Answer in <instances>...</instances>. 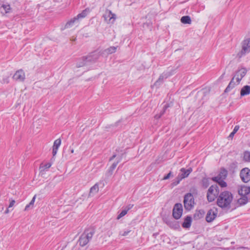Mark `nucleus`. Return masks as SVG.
Wrapping results in <instances>:
<instances>
[{"label": "nucleus", "mask_w": 250, "mask_h": 250, "mask_svg": "<svg viewBox=\"0 0 250 250\" xmlns=\"http://www.w3.org/2000/svg\"><path fill=\"white\" fill-rule=\"evenodd\" d=\"M101 56L100 52L95 51L88 54L87 56H83L77 59L76 67H81L88 65L89 63L96 62Z\"/></svg>", "instance_id": "2"}, {"label": "nucleus", "mask_w": 250, "mask_h": 250, "mask_svg": "<svg viewBox=\"0 0 250 250\" xmlns=\"http://www.w3.org/2000/svg\"><path fill=\"white\" fill-rule=\"evenodd\" d=\"M181 181H178V176L176 177L175 181L173 182V184L174 186L178 185Z\"/></svg>", "instance_id": "39"}, {"label": "nucleus", "mask_w": 250, "mask_h": 250, "mask_svg": "<svg viewBox=\"0 0 250 250\" xmlns=\"http://www.w3.org/2000/svg\"><path fill=\"white\" fill-rule=\"evenodd\" d=\"M35 198H36V196H34L33 197V198H32V199L31 200V201H30V203L29 204L30 205H31V206H32V207H33V206L34 204Z\"/></svg>", "instance_id": "38"}, {"label": "nucleus", "mask_w": 250, "mask_h": 250, "mask_svg": "<svg viewBox=\"0 0 250 250\" xmlns=\"http://www.w3.org/2000/svg\"><path fill=\"white\" fill-rule=\"evenodd\" d=\"M78 21H79V20L78 19V18L76 17L73 18V19H71L70 20H69V21H68L66 22V23L65 25V28H70L74 25V24L75 23L78 22Z\"/></svg>", "instance_id": "19"}, {"label": "nucleus", "mask_w": 250, "mask_h": 250, "mask_svg": "<svg viewBox=\"0 0 250 250\" xmlns=\"http://www.w3.org/2000/svg\"><path fill=\"white\" fill-rule=\"evenodd\" d=\"M61 144V140L60 139H58L54 141L52 150V154L53 156H55L56 155L58 149L60 147Z\"/></svg>", "instance_id": "13"}, {"label": "nucleus", "mask_w": 250, "mask_h": 250, "mask_svg": "<svg viewBox=\"0 0 250 250\" xmlns=\"http://www.w3.org/2000/svg\"><path fill=\"white\" fill-rule=\"evenodd\" d=\"M212 179L213 181L217 183L222 188L226 187L227 186L226 182L224 181V179H220L219 177H213Z\"/></svg>", "instance_id": "18"}, {"label": "nucleus", "mask_w": 250, "mask_h": 250, "mask_svg": "<svg viewBox=\"0 0 250 250\" xmlns=\"http://www.w3.org/2000/svg\"><path fill=\"white\" fill-rule=\"evenodd\" d=\"M31 207V205H30L29 204L28 205H27L26 206H25V208H24V210H28L29 208H30Z\"/></svg>", "instance_id": "43"}, {"label": "nucleus", "mask_w": 250, "mask_h": 250, "mask_svg": "<svg viewBox=\"0 0 250 250\" xmlns=\"http://www.w3.org/2000/svg\"><path fill=\"white\" fill-rule=\"evenodd\" d=\"M219 187L217 185L210 186L207 192V197L208 202H211L219 196Z\"/></svg>", "instance_id": "4"}, {"label": "nucleus", "mask_w": 250, "mask_h": 250, "mask_svg": "<svg viewBox=\"0 0 250 250\" xmlns=\"http://www.w3.org/2000/svg\"><path fill=\"white\" fill-rule=\"evenodd\" d=\"M180 171V172L178 175V181H181L183 179L188 177L189 174L192 172V169L191 167H189L188 169L182 168Z\"/></svg>", "instance_id": "10"}, {"label": "nucleus", "mask_w": 250, "mask_h": 250, "mask_svg": "<svg viewBox=\"0 0 250 250\" xmlns=\"http://www.w3.org/2000/svg\"><path fill=\"white\" fill-rule=\"evenodd\" d=\"M130 230H128L124 231L123 233L120 232L119 233V235H121V236H126L127 235H128V234L130 232Z\"/></svg>", "instance_id": "32"}, {"label": "nucleus", "mask_w": 250, "mask_h": 250, "mask_svg": "<svg viewBox=\"0 0 250 250\" xmlns=\"http://www.w3.org/2000/svg\"><path fill=\"white\" fill-rule=\"evenodd\" d=\"M90 12L89 8H87L83 10L81 13L79 14L76 17L78 20L85 18Z\"/></svg>", "instance_id": "20"}, {"label": "nucleus", "mask_w": 250, "mask_h": 250, "mask_svg": "<svg viewBox=\"0 0 250 250\" xmlns=\"http://www.w3.org/2000/svg\"><path fill=\"white\" fill-rule=\"evenodd\" d=\"M171 175V172H169L166 176L163 178V180H167L169 178Z\"/></svg>", "instance_id": "37"}, {"label": "nucleus", "mask_w": 250, "mask_h": 250, "mask_svg": "<svg viewBox=\"0 0 250 250\" xmlns=\"http://www.w3.org/2000/svg\"><path fill=\"white\" fill-rule=\"evenodd\" d=\"M51 166V164L50 163H47L44 165L45 168H49Z\"/></svg>", "instance_id": "42"}, {"label": "nucleus", "mask_w": 250, "mask_h": 250, "mask_svg": "<svg viewBox=\"0 0 250 250\" xmlns=\"http://www.w3.org/2000/svg\"><path fill=\"white\" fill-rule=\"evenodd\" d=\"M247 70L244 68H242L237 71L236 76L243 78L245 76Z\"/></svg>", "instance_id": "27"}, {"label": "nucleus", "mask_w": 250, "mask_h": 250, "mask_svg": "<svg viewBox=\"0 0 250 250\" xmlns=\"http://www.w3.org/2000/svg\"><path fill=\"white\" fill-rule=\"evenodd\" d=\"M235 134V133H234L233 132H232L229 135V138H232L234 136V135Z\"/></svg>", "instance_id": "45"}, {"label": "nucleus", "mask_w": 250, "mask_h": 250, "mask_svg": "<svg viewBox=\"0 0 250 250\" xmlns=\"http://www.w3.org/2000/svg\"><path fill=\"white\" fill-rule=\"evenodd\" d=\"M234 77H233L230 82H229V85L227 87V88L225 90V92H229L233 88H234L235 86V83L234 82Z\"/></svg>", "instance_id": "24"}, {"label": "nucleus", "mask_w": 250, "mask_h": 250, "mask_svg": "<svg viewBox=\"0 0 250 250\" xmlns=\"http://www.w3.org/2000/svg\"><path fill=\"white\" fill-rule=\"evenodd\" d=\"M240 176L243 182H248L250 181V169L248 167L243 168L240 171Z\"/></svg>", "instance_id": "8"}, {"label": "nucleus", "mask_w": 250, "mask_h": 250, "mask_svg": "<svg viewBox=\"0 0 250 250\" xmlns=\"http://www.w3.org/2000/svg\"><path fill=\"white\" fill-rule=\"evenodd\" d=\"M243 78H241V77L240 76H237V78H236V81H237V83L239 84L240 82V81H241L242 79Z\"/></svg>", "instance_id": "41"}, {"label": "nucleus", "mask_w": 250, "mask_h": 250, "mask_svg": "<svg viewBox=\"0 0 250 250\" xmlns=\"http://www.w3.org/2000/svg\"><path fill=\"white\" fill-rule=\"evenodd\" d=\"M248 202V199L246 196H241V197L238 200V203L240 205H245Z\"/></svg>", "instance_id": "26"}, {"label": "nucleus", "mask_w": 250, "mask_h": 250, "mask_svg": "<svg viewBox=\"0 0 250 250\" xmlns=\"http://www.w3.org/2000/svg\"><path fill=\"white\" fill-rule=\"evenodd\" d=\"M227 174L228 171L223 169L221 170L220 173L215 177H219L220 179H225L226 178Z\"/></svg>", "instance_id": "28"}, {"label": "nucleus", "mask_w": 250, "mask_h": 250, "mask_svg": "<svg viewBox=\"0 0 250 250\" xmlns=\"http://www.w3.org/2000/svg\"><path fill=\"white\" fill-rule=\"evenodd\" d=\"M241 196H246L250 193V187L246 186H241L238 190Z\"/></svg>", "instance_id": "12"}, {"label": "nucleus", "mask_w": 250, "mask_h": 250, "mask_svg": "<svg viewBox=\"0 0 250 250\" xmlns=\"http://www.w3.org/2000/svg\"><path fill=\"white\" fill-rule=\"evenodd\" d=\"M250 85H245L244 86L240 91V96L241 97H243L246 95L250 94Z\"/></svg>", "instance_id": "16"}, {"label": "nucleus", "mask_w": 250, "mask_h": 250, "mask_svg": "<svg viewBox=\"0 0 250 250\" xmlns=\"http://www.w3.org/2000/svg\"><path fill=\"white\" fill-rule=\"evenodd\" d=\"M167 105H165L164 107L163 111L161 113L160 115H159L158 117H157V115H156V117H157L158 118H160L162 116V115L164 113V112H165V110L167 109Z\"/></svg>", "instance_id": "33"}, {"label": "nucleus", "mask_w": 250, "mask_h": 250, "mask_svg": "<svg viewBox=\"0 0 250 250\" xmlns=\"http://www.w3.org/2000/svg\"><path fill=\"white\" fill-rule=\"evenodd\" d=\"M25 78V73L22 69L17 71L13 77L14 80L20 82L23 81Z\"/></svg>", "instance_id": "11"}, {"label": "nucleus", "mask_w": 250, "mask_h": 250, "mask_svg": "<svg viewBox=\"0 0 250 250\" xmlns=\"http://www.w3.org/2000/svg\"><path fill=\"white\" fill-rule=\"evenodd\" d=\"M116 157V154H115L113 155L112 156L111 158H110L109 161H111L113 160Z\"/></svg>", "instance_id": "44"}, {"label": "nucleus", "mask_w": 250, "mask_h": 250, "mask_svg": "<svg viewBox=\"0 0 250 250\" xmlns=\"http://www.w3.org/2000/svg\"><path fill=\"white\" fill-rule=\"evenodd\" d=\"M170 75V74L167 73L162 74L160 76L159 79L156 81L154 85L156 86H159L163 83L164 80L167 78Z\"/></svg>", "instance_id": "14"}, {"label": "nucleus", "mask_w": 250, "mask_h": 250, "mask_svg": "<svg viewBox=\"0 0 250 250\" xmlns=\"http://www.w3.org/2000/svg\"><path fill=\"white\" fill-rule=\"evenodd\" d=\"M250 52V38L244 40L242 42V50L240 52L241 57L242 55Z\"/></svg>", "instance_id": "7"}, {"label": "nucleus", "mask_w": 250, "mask_h": 250, "mask_svg": "<svg viewBox=\"0 0 250 250\" xmlns=\"http://www.w3.org/2000/svg\"><path fill=\"white\" fill-rule=\"evenodd\" d=\"M99 191V186L97 184H95L92 186L90 190L89 196H93L94 194L97 193Z\"/></svg>", "instance_id": "23"}, {"label": "nucleus", "mask_w": 250, "mask_h": 250, "mask_svg": "<svg viewBox=\"0 0 250 250\" xmlns=\"http://www.w3.org/2000/svg\"><path fill=\"white\" fill-rule=\"evenodd\" d=\"M0 12L2 14H5L11 12L10 5L8 4H2L0 7Z\"/></svg>", "instance_id": "15"}, {"label": "nucleus", "mask_w": 250, "mask_h": 250, "mask_svg": "<svg viewBox=\"0 0 250 250\" xmlns=\"http://www.w3.org/2000/svg\"><path fill=\"white\" fill-rule=\"evenodd\" d=\"M183 213V207L181 203H176L173 208L172 215L175 219H179Z\"/></svg>", "instance_id": "6"}, {"label": "nucleus", "mask_w": 250, "mask_h": 250, "mask_svg": "<svg viewBox=\"0 0 250 250\" xmlns=\"http://www.w3.org/2000/svg\"><path fill=\"white\" fill-rule=\"evenodd\" d=\"M94 233L95 231L92 228L85 229L79 238V245L82 247L85 246L92 239Z\"/></svg>", "instance_id": "3"}, {"label": "nucleus", "mask_w": 250, "mask_h": 250, "mask_svg": "<svg viewBox=\"0 0 250 250\" xmlns=\"http://www.w3.org/2000/svg\"><path fill=\"white\" fill-rule=\"evenodd\" d=\"M194 199L193 195L188 193L185 195L184 198V205L186 210H190L195 205Z\"/></svg>", "instance_id": "5"}, {"label": "nucleus", "mask_w": 250, "mask_h": 250, "mask_svg": "<svg viewBox=\"0 0 250 250\" xmlns=\"http://www.w3.org/2000/svg\"><path fill=\"white\" fill-rule=\"evenodd\" d=\"M104 17L105 20H107V18H109L108 23H113L116 19L115 14H113L110 11L108 12L107 17H106V16Z\"/></svg>", "instance_id": "22"}, {"label": "nucleus", "mask_w": 250, "mask_h": 250, "mask_svg": "<svg viewBox=\"0 0 250 250\" xmlns=\"http://www.w3.org/2000/svg\"><path fill=\"white\" fill-rule=\"evenodd\" d=\"M233 200L232 193L229 191L221 192L217 199V205L222 208L229 209Z\"/></svg>", "instance_id": "1"}, {"label": "nucleus", "mask_w": 250, "mask_h": 250, "mask_svg": "<svg viewBox=\"0 0 250 250\" xmlns=\"http://www.w3.org/2000/svg\"><path fill=\"white\" fill-rule=\"evenodd\" d=\"M166 223L169 225L170 227H173L172 226V222L169 219H166Z\"/></svg>", "instance_id": "34"}, {"label": "nucleus", "mask_w": 250, "mask_h": 250, "mask_svg": "<svg viewBox=\"0 0 250 250\" xmlns=\"http://www.w3.org/2000/svg\"><path fill=\"white\" fill-rule=\"evenodd\" d=\"M121 160V158H120L117 162H114L112 164V165H111V166L110 167L109 169H108L107 172L106 173V174L108 176H110L112 174L113 170L116 168L118 164L120 162Z\"/></svg>", "instance_id": "21"}, {"label": "nucleus", "mask_w": 250, "mask_h": 250, "mask_svg": "<svg viewBox=\"0 0 250 250\" xmlns=\"http://www.w3.org/2000/svg\"><path fill=\"white\" fill-rule=\"evenodd\" d=\"M71 152L73 153L74 152V149L72 148L71 149Z\"/></svg>", "instance_id": "47"}, {"label": "nucleus", "mask_w": 250, "mask_h": 250, "mask_svg": "<svg viewBox=\"0 0 250 250\" xmlns=\"http://www.w3.org/2000/svg\"><path fill=\"white\" fill-rule=\"evenodd\" d=\"M217 210L215 208L210 209L206 215V220L208 222H212L217 216Z\"/></svg>", "instance_id": "9"}, {"label": "nucleus", "mask_w": 250, "mask_h": 250, "mask_svg": "<svg viewBox=\"0 0 250 250\" xmlns=\"http://www.w3.org/2000/svg\"><path fill=\"white\" fill-rule=\"evenodd\" d=\"M239 126L238 125H236L234 127V129L232 132L236 133V132L239 130Z\"/></svg>", "instance_id": "40"}, {"label": "nucleus", "mask_w": 250, "mask_h": 250, "mask_svg": "<svg viewBox=\"0 0 250 250\" xmlns=\"http://www.w3.org/2000/svg\"><path fill=\"white\" fill-rule=\"evenodd\" d=\"M15 203V201L14 200H11L9 205L8 206V208H10L12 207Z\"/></svg>", "instance_id": "36"}, {"label": "nucleus", "mask_w": 250, "mask_h": 250, "mask_svg": "<svg viewBox=\"0 0 250 250\" xmlns=\"http://www.w3.org/2000/svg\"><path fill=\"white\" fill-rule=\"evenodd\" d=\"M243 159L246 162H250V152L249 151H245L244 153Z\"/></svg>", "instance_id": "30"}, {"label": "nucleus", "mask_w": 250, "mask_h": 250, "mask_svg": "<svg viewBox=\"0 0 250 250\" xmlns=\"http://www.w3.org/2000/svg\"><path fill=\"white\" fill-rule=\"evenodd\" d=\"M192 218L189 216H187L182 224V227L184 228H189L191 226Z\"/></svg>", "instance_id": "17"}, {"label": "nucleus", "mask_w": 250, "mask_h": 250, "mask_svg": "<svg viewBox=\"0 0 250 250\" xmlns=\"http://www.w3.org/2000/svg\"><path fill=\"white\" fill-rule=\"evenodd\" d=\"M117 47L110 46L104 50L105 52H107L108 54H111L116 52Z\"/></svg>", "instance_id": "29"}, {"label": "nucleus", "mask_w": 250, "mask_h": 250, "mask_svg": "<svg viewBox=\"0 0 250 250\" xmlns=\"http://www.w3.org/2000/svg\"><path fill=\"white\" fill-rule=\"evenodd\" d=\"M181 21L184 24H190L191 22V19L188 16H183L181 19Z\"/></svg>", "instance_id": "25"}, {"label": "nucleus", "mask_w": 250, "mask_h": 250, "mask_svg": "<svg viewBox=\"0 0 250 250\" xmlns=\"http://www.w3.org/2000/svg\"><path fill=\"white\" fill-rule=\"evenodd\" d=\"M133 207V204H129L127 206H126L125 208L128 211L129 210H130L131 208H132Z\"/></svg>", "instance_id": "35"}, {"label": "nucleus", "mask_w": 250, "mask_h": 250, "mask_svg": "<svg viewBox=\"0 0 250 250\" xmlns=\"http://www.w3.org/2000/svg\"><path fill=\"white\" fill-rule=\"evenodd\" d=\"M9 212V209H8V208H7V209H6V210H5V212H4V213H5V214H8Z\"/></svg>", "instance_id": "46"}, {"label": "nucleus", "mask_w": 250, "mask_h": 250, "mask_svg": "<svg viewBox=\"0 0 250 250\" xmlns=\"http://www.w3.org/2000/svg\"><path fill=\"white\" fill-rule=\"evenodd\" d=\"M127 212L128 211L124 208L123 210L120 212V213L118 215L117 219L119 220L120 218L126 215Z\"/></svg>", "instance_id": "31"}]
</instances>
